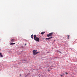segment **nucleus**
I'll return each instance as SVG.
<instances>
[{"mask_svg":"<svg viewBox=\"0 0 77 77\" xmlns=\"http://www.w3.org/2000/svg\"><path fill=\"white\" fill-rule=\"evenodd\" d=\"M48 53H49V52H48Z\"/></svg>","mask_w":77,"mask_h":77,"instance_id":"16","label":"nucleus"},{"mask_svg":"<svg viewBox=\"0 0 77 77\" xmlns=\"http://www.w3.org/2000/svg\"><path fill=\"white\" fill-rule=\"evenodd\" d=\"M38 76H39V75Z\"/></svg>","mask_w":77,"mask_h":77,"instance_id":"17","label":"nucleus"},{"mask_svg":"<svg viewBox=\"0 0 77 77\" xmlns=\"http://www.w3.org/2000/svg\"><path fill=\"white\" fill-rule=\"evenodd\" d=\"M61 75V77H62L63 76V75Z\"/></svg>","mask_w":77,"mask_h":77,"instance_id":"11","label":"nucleus"},{"mask_svg":"<svg viewBox=\"0 0 77 77\" xmlns=\"http://www.w3.org/2000/svg\"><path fill=\"white\" fill-rule=\"evenodd\" d=\"M14 44H15V43H12L10 44V45H14Z\"/></svg>","mask_w":77,"mask_h":77,"instance_id":"7","label":"nucleus"},{"mask_svg":"<svg viewBox=\"0 0 77 77\" xmlns=\"http://www.w3.org/2000/svg\"><path fill=\"white\" fill-rule=\"evenodd\" d=\"M27 45L26 44H25V45Z\"/></svg>","mask_w":77,"mask_h":77,"instance_id":"13","label":"nucleus"},{"mask_svg":"<svg viewBox=\"0 0 77 77\" xmlns=\"http://www.w3.org/2000/svg\"><path fill=\"white\" fill-rule=\"evenodd\" d=\"M36 51H37V50L35 51L34 50L32 52L34 55H36V54H37L38 53H39V52H36Z\"/></svg>","mask_w":77,"mask_h":77,"instance_id":"2","label":"nucleus"},{"mask_svg":"<svg viewBox=\"0 0 77 77\" xmlns=\"http://www.w3.org/2000/svg\"><path fill=\"white\" fill-rule=\"evenodd\" d=\"M53 38V37H50L49 38H46L45 39L46 40H47V39H48V40H49V39H51V38Z\"/></svg>","mask_w":77,"mask_h":77,"instance_id":"4","label":"nucleus"},{"mask_svg":"<svg viewBox=\"0 0 77 77\" xmlns=\"http://www.w3.org/2000/svg\"><path fill=\"white\" fill-rule=\"evenodd\" d=\"M66 74H68V73L66 72Z\"/></svg>","mask_w":77,"mask_h":77,"instance_id":"12","label":"nucleus"},{"mask_svg":"<svg viewBox=\"0 0 77 77\" xmlns=\"http://www.w3.org/2000/svg\"><path fill=\"white\" fill-rule=\"evenodd\" d=\"M35 41H37V42H39V38L36 37V35H34V38Z\"/></svg>","mask_w":77,"mask_h":77,"instance_id":"1","label":"nucleus"},{"mask_svg":"<svg viewBox=\"0 0 77 77\" xmlns=\"http://www.w3.org/2000/svg\"><path fill=\"white\" fill-rule=\"evenodd\" d=\"M33 35H32L31 36V38H32V39H33Z\"/></svg>","mask_w":77,"mask_h":77,"instance_id":"8","label":"nucleus"},{"mask_svg":"<svg viewBox=\"0 0 77 77\" xmlns=\"http://www.w3.org/2000/svg\"><path fill=\"white\" fill-rule=\"evenodd\" d=\"M15 41V39H12L11 40V42H14Z\"/></svg>","mask_w":77,"mask_h":77,"instance_id":"5","label":"nucleus"},{"mask_svg":"<svg viewBox=\"0 0 77 77\" xmlns=\"http://www.w3.org/2000/svg\"><path fill=\"white\" fill-rule=\"evenodd\" d=\"M0 57H3V56L2 55V53L0 52Z\"/></svg>","mask_w":77,"mask_h":77,"instance_id":"6","label":"nucleus"},{"mask_svg":"<svg viewBox=\"0 0 77 77\" xmlns=\"http://www.w3.org/2000/svg\"><path fill=\"white\" fill-rule=\"evenodd\" d=\"M53 32L50 33L49 34L47 35V36H48V37H50V36H51L53 35Z\"/></svg>","mask_w":77,"mask_h":77,"instance_id":"3","label":"nucleus"},{"mask_svg":"<svg viewBox=\"0 0 77 77\" xmlns=\"http://www.w3.org/2000/svg\"><path fill=\"white\" fill-rule=\"evenodd\" d=\"M45 39V38H43V39Z\"/></svg>","mask_w":77,"mask_h":77,"instance_id":"14","label":"nucleus"},{"mask_svg":"<svg viewBox=\"0 0 77 77\" xmlns=\"http://www.w3.org/2000/svg\"><path fill=\"white\" fill-rule=\"evenodd\" d=\"M67 36H68L67 38L69 39V35H68Z\"/></svg>","mask_w":77,"mask_h":77,"instance_id":"10","label":"nucleus"},{"mask_svg":"<svg viewBox=\"0 0 77 77\" xmlns=\"http://www.w3.org/2000/svg\"><path fill=\"white\" fill-rule=\"evenodd\" d=\"M20 76H21V75H20Z\"/></svg>","mask_w":77,"mask_h":77,"instance_id":"15","label":"nucleus"},{"mask_svg":"<svg viewBox=\"0 0 77 77\" xmlns=\"http://www.w3.org/2000/svg\"><path fill=\"white\" fill-rule=\"evenodd\" d=\"M45 33V32H42V33H41V34H44V33Z\"/></svg>","mask_w":77,"mask_h":77,"instance_id":"9","label":"nucleus"}]
</instances>
